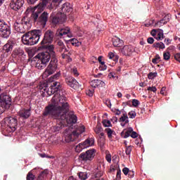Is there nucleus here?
I'll return each mask as SVG.
<instances>
[{
    "label": "nucleus",
    "mask_w": 180,
    "mask_h": 180,
    "mask_svg": "<svg viewBox=\"0 0 180 180\" xmlns=\"http://www.w3.org/2000/svg\"><path fill=\"white\" fill-rule=\"evenodd\" d=\"M105 159H106V161H108V162H112V155H110V154L106 155Z\"/></svg>",
    "instance_id": "864d4df0"
},
{
    "label": "nucleus",
    "mask_w": 180,
    "mask_h": 180,
    "mask_svg": "<svg viewBox=\"0 0 180 180\" xmlns=\"http://www.w3.org/2000/svg\"><path fill=\"white\" fill-rule=\"evenodd\" d=\"M90 85L92 88H103L106 84L102 80L94 79L90 82Z\"/></svg>",
    "instance_id": "412c9836"
},
{
    "label": "nucleus",
    "mask_w": 180,
    "mask_h": 180,
    "mask_svg": "<svg viewBox=\"0 0 180 180\" xmlns=\"http://www.w3.org/2000/svg\"><path fill=\"white\" fill-rule=\"evenodd\" d=\"M27 180H34V175L33 174V171H31L27 174Z\"/></svg>",
    "instance_id": "37998d69"
},
{
    "label": "nucleus",
    "mask_w": 180,
    "mask_h": 180,
    "mask_svg": "<svg viewBox=\"0 0 180 180\" xmlns=\"http://www.w3.org/2000/svg\"><path fill=\"white\" fill-rule=\"evenodd\" d=\"M15 46V42L13 41H8V42L3 46V50L4 53L7 54H11Z\"/></svg>",
    "instance_id": "6ab92c4d"
},
{
    "label": "nucleus",
    "mask_w": 180,
    "mask_h": 180,
    "mask_svg": "<svg viewBox=\"0 0 180 180\" xmlns=\"http://www.w3.org/2000/svg\"><path fill=\"white\" fill-rule=\"evenodd\" d=\"M163 58L166 61H168V60L171 58V53H169V52H164Z\"/></svg>",
    "instance_id": "79ce46f5"
},
{
    "label": "nucleus",
    "mask_w": 180,
    "mask_h": 180,
    "mask_svg": "<svg viewBox=\"0 0 180 180\" xmlns=\"http://www.w3.org/2000/svg\"><path fill=\"white\" fill-rule=\"evenodd\" d=\"M15 32L18 33H25L26 30H29L32 27V23L29 18L24 17L21 20H17L13 24Z\"/></svg>",
    "instance_id": "0eeeda50"
},
{
    "label": "nucleus",
    "mask_w": 180,
    "mask_h": 180,
    "mask_svg": "<svg viewBox=\"0 0 180 180\" xmlns=\"http://www.w3.org/2000/svg\"><path fill=\"white\" fill-rule=\"evenodd\" d=\"M53 39H54V34L53 32L46 31L41 44H47V43H51V41H53Z\"/></svg>",
    "instance_id": "f3484780"
},
{
    "label": "nucleus",
    "mask_w": 180,
    "mask_h": 180,
    "mask_svg": "<svg viewBox=\"0 0 180 180\" xmlns=\"http://www.w3.org/2000/svg\"><path fill=\"white\" fill-rule=\"evenodd\" d=\"M57 44H58V46H59V47L62 51H63V50H65V46H64V42H63V41H61V40L58 41Z\"/></svg>",
    "instance_id": "a18cd8bd"
},
{
    "label": "nucleus",
    "mask_w": 180,
    "mask_h": 180,
    "mask_svg": "<svg viewBox=\"0 0 180 180\" xmlns=\"http://www.w3.org/2000/svg\"><path fill=\"white\" fill-rule=\"evenodd\" d=\"M70 41L72 46H76V47L79 46V41H78V39H70Z\"/></svg>",
    "instance_id": "ea45409f"
},
{
    "label": "nucleus",
    "mask_w": 180,
    "mask_h": 180,
    "mask_svg": "<svg viewBox=\"0 0 180 180\" xmlns=\"http://www.w3.org/2000/svg\"><path fill=\"white\" fill-rule=\"evenodd\" d=\"M61 9L63 13H60V14L65 15V13L72 12V6L70 3H65Z\"/></svg>",
    "instance_id": "4be33fe9"
},
{
    "label": "nucleus",
    "mask_w": 180,
    "mask_h": 180,
    "mask_svg": "<svg viewBox=\"0 0 180 180\" xmlns=\"http://www.w3.org/2000/svg\"><path fill=\"white\" fill-rule=\"evenodd\" d=\"M71 30L68 27L59 28L56 31V36L62 39L64 36H68V37H72V34H71Z\"/></svg>",
    "instance_id": "4468645a"
},
{
    "label": "nucleus",
    "mask_w": 180,
    "mask_h": 180,
    "mask_svg": "<svg viewBox=\"0 0 180 180\" xmlns=\"http://www.w3.org/2000/svg\"><path fill=\"white\" fill-rule=\"evenodd\" d=\"M67 20V15L65 14L58 13L52 18V23L53 25H58V23H64Z\"/></svg>",
    "instance_id": "dca6fc26"
},
{
    "label": "nucleus",
    "mask_w": 180,
    "mask_h": 180,
    "mask_svg": "<svg viewBox=\"0 0 180 180\" xmlns=\"http://www.w3.org/2000/svg\"><path fill=\"white\" fill-rule=\"evenodd\" d=\"M68 110H70V105L67 102V97L56 94L52 98L51 103L46 107L44 116H51L56 119L57 124L54 127L55 131H60L63 127H65V122L68 124H74L78 120L77 115L72 112L67 117Z\"/></svg>",
    "instance_id": "f257e3e1"
},
{
    "label": "nucleus",
    "mask_w": 180,
    "mask_h": 180,
    "mask_svg": "<svg viewBox=\"0 0 180 180\" xmlns=\"http://www.w3.org/2000/svg\"><path fill=\"white\" fill-rule=\"evenodd\" d=\"M122 172L123 174H124L125 175H127L129 174V172H130V169L127 167H124L123 169H122Z\"/></svg>",
    "instance_id": "603ef678"
},
{
    "label": "nucleus",
    "mask_w": 180,
    "mask_h": 180,
    "mask_svg": "<svg viewBox=\"0 0 180 180\" xmlns=\"http://www.w3.org/2000/svg\"><path fill=\"white\" fill-rule=\"evenodd\" d=\"M60 77H61V72H58L56 75L51 77L49 78V82H54V81H56V79H58V78H60Z\"/></svg>",
    "instance_id": "c756f323"
},
{
    "label": "nucleus",
    "mask_w": 180,
    "mask_h": 180,
    "mask_svg": "<svg viewBox=\"0 0 180 180\" xmlns=\"http://www.w3.org/2000/svg\"><path fill=\"white\" fill-rule=\"evenodd\" d=\"M78 176L81 180L88 179V174L86 172H80L78 173Z\"/></svg>",
    "instance_id": "473e14b6"
},
{
    "label": "nucleus",
    "mask_w": 180,
    "mask_h": 180,
    "mask_svg": "<svg viewBox=\"0 0 180 180\" xmlns=\"http://www.w3.org/2000/svg\"><path fill=\"white\" fill-rule=\"evenodd\" d=\"M16 126H18V120L13 117H6L4 119V133H13L16 130Z\"/></svg>",
    "instance_id": "6e6552de"
},
{
    "label": "nucleus",
    "mask_w": 180,
    "mask_h": 180,
    "mask_svg": "<svg viewBox=\"0 0 180 180\" xmlns=\"http://www.w3.org/2000/svg\"><path fill=\"white\" fill-rule=\"evenodd\" d=\"M139 105H140V101H139V100L137 99L132 100V106H134V108H137Z\"/></svg>",
    "instance_id": "09e8293b"
},
{
    "label": "nucleus",
    "mask_w": 180,
    "mask_h": 180,
    "mask_svg": "<svg viewBox=\"0 0 180 180\" xmlns=\"http://www.w3.org/2000/svg\"><path fill=\"white\" fill-rule=\"evenodd\" d=\"M18 115L19 116H20V117L27 119L30 117V109L26 110L25 108H22L19 111Z\"/></svg>",
    "instance_id": "5701e85b"
},
{
    "label": "nucleus",
    "mask_w": 180,
    "mask_h": 180,
    "mask_svg": "<svg viewBox=\"0 0 180 180\" xmlns=\"http://www.w3.org/2000/svg\"><path fill=\"white\" fill-rule=\"evenodd\" d=\"M47 82H42L39 83V85L38 86L39 89L42 92L43 94H47L49 96L50 95L54 94V96L56 95H60V96H64V94L63 93V91H61V83L58 82H54L51 84V91L49 90L47 88Z\"/></svg>",
    "instance_id": "39448f33"
},
{
    "label": "nucleus",
    "mask_w": 180,
    "mask_h": 180,
    "mask_svg": "<svg viewBox=\"0 0 180 180\" xmlns=\"http://www.w3.org/2000/svg\"><path fill=\"white\" fill-rule=\"evenodd\" d=\"M94 131L98 137L105 136V134H103V129H102L101 127H99V126L96 127V128L94 129Z\"/></svg>",
    "instance_id": "a878e982"
},
{
    "label": "nucleus",
    "mask_w": 180,
    "mask_h": 180,
    "mask_svg": "<svg viewBox=\"0 0 180 180\" xmlns=\"http://www.w3.org/2000/svg\"><path fill=\"white\" fill-rule=\"evenodd\" d=\"M161 61V57H160V55H156L155 58L152 59V63L153 64H158Z\"/></svg>",
    "instance_id": "4c0bfd02"
},
{
    "label": "nucleus",
    "mask_w": 180,
    "mask_h": 180,
    "mask_svg": "<svg viewBox=\"0 0 180 180\" xmlns=\"http://www.w3.org/2000/svg\"><path fill=\"white\" fill-rule=\"evenodd\" d=\"M128 116H129V119H134V117H136V116H137V114L135 112V111H130L128 113Z\"/></svg>",
    "instance_id": "de8ad7c7"
},
{
    "label": "nucleus",
    "mask_w": 180,
    "mask_h": 180,
    "mask_svg": "<svg viewBox=\"0 0 180 180\" xmlns=\"http://www.w3.org/2000/svg\"><path fill=\"white\" fill-rule=\"evenodd\" d=\"M120 122H124L125 124L129 123V117L127 113H124L122 116L120 118Z\"/></svg>",
    "instance_id": "2f4dec72"
},
{
    "label": "nucleus",
    "mask_w": 180,
    "mask_h": 180,
    "mask_svg": "<svg viewBox=\"0 0 180 180\" xmlns=\"http://www.w3.org/2000/svg\"><path fill=\"white\" fill-rule=\"evenodd\" d=\"M115 115H120V113H122V112H121L120 110H115Z\"/></svg>",
    "instance_id": "774afa93"
},
{
    "label": "nucleus",
    "mask_w": 180,
    "mask_h": 180,
    "mask_svg": "<svg viewBox=\"0 0 180 180\" xmlns=\"http://www.w3.org/2000/svg\"><path fill=\"white\" fill-rule=\"evenodd\" d=\"M85 131L84 125L77 126L75 129L71 131V128L66 129L64 134L65 143H71V141H79V136Z\"/></svg>",
    "instance_id": "423d86ee"
},
{
    "label": "nucleus",
    "mask_w": 180,
    "mask_h": 180,
    "mask_svg": "<svg viewBox=\"0 0 180 180\" xmlns=\"http://www.w3.org/2000/svg\"><path fill=\"white\" fill-rule=\"evenodd\" d=\"M39 155L41 158H53L52 156H46L45 153H41Z\"/></svg>",
    "instance_id": "bf43d9fd"
},
{
    "label": "nucleus",
    "mask_w": 180,
    "mask_h": 180,
    "mask_svg": "<svg viewBox=\"0 0 180 180\" xmlns=\"http://www.w3.org/2000/svg\"><path fill=\"white\" fill-rule=\"evenodd\" d=\"M23 4H25V0H11V8L13 11H19L23 6Z\"/></svg>",
    "instance_id": "a211bd4d"
},
{
    "label": "nucleus",
    "mask_w": 180,
    "mask_h": 180,
    "mask_svg": "<svg viewBox=\"0 0 180 180\" xmlns=\"http://www.w3.org/2000/svg\"><path fill=\"white\" fill-rule=\"evenodd\" d=\"M86 95H88L89 96H94V91L89 90V91L86 92Z\"/></svg>",
    "instance_id": "e2e57ef3"
},
{
    "label": "nucleus",
    "mask_w": 180,
    "mask_h": 180,
    "mask_svg": "<svg viewBox=\"0 0 180 180\" xmlns=\"http://www.w3.org/2000/svg\"><path fill=\"white\" fill-rule=\"evenodd\" d=\"M148 91H151L152 92H157V88L155 86H149Z\"/></svg>",
    "instance_id": "6e6d98bb"
},
{
    "label": "nucleus",
    "mask_w": 180,
    "mask_h": 180,
    "mask_svg": "<svg viewBox=\"0 0 180 180\" xmlns=\"http://www.w3.org/2000/svg\"><path fill=\"white\" fill-rule=\"evenodd\" d=\"M27 3L30 4V5H33L34 4H36L37 1L39 0H27Z\"/></svg>",
    "instance_id": "680f3d73"
},
{
    "label": "nucleus",
    "mask_w": 180,
    "mask_h": 180,
    "mask_svg": "<svg viewBox=\"0 0 180 180\" xmlns=\"http://www.w3.org/2000/svg\"><path fill=\"white\" fill-rule=\"evenodd\" d=\"M131 137L132 138V139H136V137H137V132H136V131H132V134H131Z\"/></svg>",
    "instance_id": "052dcab7"
},
{
    "label": "nucleus",
    "mask_w": 180,
    "mask_h": 180,
    "mask_svg": "<svg viewBox=\"0 0 180 180\" xmlns=\"http://www.w3.org/2000/svg\"><path fill=\"white\" fill-rule=\"evenodd\" d=\"M105 133L108 136V139H112V136L113 135V133H115V131L110 128H106L105 129Z\"/></svg>",
    "instance_id": "f704fd0d"
},
{
    "label": "nucleus",
    "mask_w": 180,
    "mask_h": 180,
    "mask_svg": "<svg viewBox=\"0 0 180 180\" xmlns=\"http://www.w3.org/2000/svg\"><path fill=\"white\" fill-rule=\"evenodd\" d=\"M105 105H106L108 108H110V106H112V104L110 103V100H107V101H105Z\"/></svg>",
    "instance_id": "338daca9"
},
{
    "label": "nucleus",
    "mask_w": 180,
    "mask_h": 180,
    "mask_svg": "<svg viewBox=\"0 0 180 180\" xmlns=\"http://www.w3.org/2000/svg\"><path fill=\"white\" fill-rule=\"evenodd\" d=\"M67 164V159H63L62 161L60 162V165L62 167H64Z\"/></svg>",
    "instance_id": "0e129e2a"
},
{
    "label": "nucleus",
    "mask_w": 180,
    "mask_h": 180,
    "mask_svg": "<svg viewBox=\"0 0 180 180\" xmlns=\"http://www.w3.org/2000/svg\"><path fill=\"white\" fill-rule=\"evenodd\" d=\"M95 144V141L92 138L86 139L83 143H80L76 146L75 150L76 153H81L84 148H88L89 147H92Z\"/></svg>",
    "instance_id": "9b49d317"
},
{
    "label": "nucleus",
    "mask_w": 180,
    "mask_h": 180,
    "mask_svg": "<svg viewBox=\"0 0 180 180\" xmlns=\"http://www.w3.org/2000/svg\"><path fill=\"white\" fill-rule=\"evenodd\" d=\"M147 42L148 43V44H153V43H154V38L153 37L148 38Z\"/></svg>",
    "instance_id": "13d9d810"
},
{
    "label": "nucleus",
    "mask_w": 180,
    "mask_h": 180,
    "mask_svg": "<svg viewBox=\"0 0 180 180\" xmlns=\"http://www.w3.org/2000/svg\"><path fill=\"white\" fill-rule=\"evenodd\" d=\"M158 32V30H153L150 32V34L154 37L155 36H157Z\"/></svg>",
    "instance_id": "4d7b16f0"
},
{
    "label": "nucleus",
    "mask_w": 180,
    "mask_h": 180,
    "mask_svg": "<svg viewBox=\"0 0 180 180\" xmlns=\"http://www.w3.org/2000/svg\"><path fill=\"white\" fill-rule=\"evenodd\" d=\"M105 136L99 137V139L98 141V144L99 147L101 148V150H103V148H105Z\"/></svg>",
    "instance_id": "bb28decb"
},
{
    "label": "nucleus",
    "mask_w": 180,
    "mask_h": 180,
    "mask_svg": "<svg viewBox=\"0 0 180 180\" xmlns=\"http://www.w3.org/2000/svg\"><path fill=\"white\" fill-rule=\"evenodd\" d=\"M11 105L12 98L11 96L5 94H0V115H2L6 109H9Z\"/></svg>",
    "instance_id": "1a4fd4ad"
},
{
    "label": "nucleus",
    "mask_w": 180,
    "mask_h": 180,
    "mask_svg": "<svg viewBox=\"0 0 180 180\" xmlns=\"http://www.w3.org/2000/svg\"><path fill=\"white\" fill-rule=\"evenodd\" d=\"M0 35L4 39L11 36V27L4 20H0Z\"/></svg>",
    "instance_id": "f8f14e48"
},
{
    "label": "nucleus",
    "mask_w": 180,
    "mask_h": 180,
    "mask_svg": "<svg viewBox=\"0 0 180 180\" xmlns=\"http://www.w3.org/2000/svg\"><path fill=\"white\" fill-rule=\"evenodd\" d=\"M157 40H164V30L159 29L158 30Z\"/></svg>",
    "instance_id": "cd10ccee"
},
{
    "label": "nucleus",
    "mask_w": 180,
    "mask_h": 180,
    "mask_svg": "<svg viewBox=\"0 0 180 180\" xmlns=\"http://www.w3.org/2000/svg\"><path fill=\"white\" fill-rule=\"evenodd\" d=\"M112 44L114 47H122V46H123V40L120 39L119 37H115L112 38Z\"/></svg>",
    "instance_id": "393cba45"
},
{
    "label": "nucleus",
    "mask_w": 180,
    "mask_h": 180,
    "mask_svg": "<svg viewBox=\"0 0 180 180\" xmlns=\"http://www.w3.org/2000/svg\"><path fill=\"white\" fill-rule=\"evenodd\" d=\"M95 153H96V150L89 149L86 153H81L79 158L82 161H92L95 158Z\"/></svg>",
    "instance_id": "ddd939ff"
},
{
    "label": "nucleus",
    "mask_w": 180,
    "mask_h": 180,
    "mask_svg": "<svg viewBox=\"0 0 180 180\" xmlns=\"http://www.w3.org/2000/svg\"><path fill=\"white\" fill-rule=\"evenodd\" d=\"M111 122H112V123H117V117H112L111 119Z\"/></svg>",
    "instance_id": "69168bd1"
},
{
    "label": "nucleus",
    "mask_w": 180,
    "mask_h": 180,
    "mask_svg": "<svg viewBox=\"0 0 180 180\" xmlns=\"http://www.w3.org/2000/svg\"><path fill=\"white\" fill-rule=\"evenodd\" d=\"M133 150L131 146H128L126 147L125 153L127 155H130L131 154V150Z\"/></svg>",
    "instance_id": "c03bdc74"
},
{
    "label": "nucleus",
    "mask_w": 180,
    "mask_h": 180,
    "mask_svg": "<svg viewBox=\"0 0 180 180\" xmlns=\"http://www.w3.org/2000/svg\"><path fill=\"white\" fill-rule=\"evenodd\" d=\"M42 34L41 30H39L30 31L22 35V42L25 46H34L39 43Z\"/></svg>",
    "instance_id": "20e7f679"
},
{
    "label": "nucleus",
    "mask_w": 180,
    "mask_h": 180,
    "mask_svg": "<svg viewBox=\"0 0 180 180\" xmlns=\"http://www.w3.org/2000/svg\"><path fill=\"white\" fill-rule=\"evenodd\" d=\"M157 75H158L157 72H150L148 75V79H154L155 77H157Z\"/></svg>",
    "instance_id": "49530a36"
},
{
    "label": "nucleus",
    "mask_w": 180,
    "mask_h": 180,
    "mask_svg": "<svg viewBox=\"0 0 180 180\" xmlns=\"http://www.w3.org/2000/svg\"><path fill=\"white\" fill-rule=\"evenodd\" d=\"M168 21L165 20V19H162L158 22L155 23L156 27H161V26H164V25H167Z\"/></svg>",
    "instance_id": "c9c22d12"
},
{
    "label": "nucleus",
    "mask_w": 180,
    "mask_h": 180,
    "mask_svg": "<svg viewBox=\"0 0 180 180\" xmlns=\"http://www.w3.org/2000/svg\"><path fill=\"white\" fill-rule=\"evenodd\" d=\"M122 53L124 56H131L134 53V47L131 45L124 46L122 49Z\"/></svg>",
    "instance_id": "aec40b11"
},
{
    "label": "nucleus",
    "mask_w": 180,
    "mask_h": 180,
    "mask_svg": "<svg viewBox=\"0 0 180 180\" xmlns=\"http://www.w3.org/2000/svg\"><path fill=\"white\" fill-rule=\"evenodd\" d=\"M72 74H74V75H75V77H78L79 75V74H78V70H77V68H73L72 69Z\"/></svg>",
    "instance_id": "3c124183"
},
{
    "label": "nucleus",
    "mask_w": 180,
    "mask_h": 180,
    "mask_svg": "<svg viewBox=\"0 0 180 180\" xmlns=\"http://www.w3.org/2000/svg\"><path fill=\"white\" fill-rule=\"evenodd\" d=\"M63 0H43L41 3H39L36 6L34 11L31 15L34 22H37L38 25H40L42 27H44L47 24V20H49V14L47 12H44L39 17V14L44 11V8L47 9H54L60 5Z\"/></svg>",
    "instance_id": "f03ea898"
},
{
    "label": "nucleus",
    "mask_w": 180,
    "mask_h": 180,
    "mask_svg": "<svg viewBox=\"0 0 180 180\" xmlns=\"http://www.w3.org/2000/svg\"><path fill=\"white\" fill-rule=\"evenodd\" d=\"M174 58L175 60H176V61H178L179 63H180V53H177L174 55Z\"/></svg>",
    "instance_id": "5fc2aeb1"
},
{
    "label": "nucleus",
    "mask_w": 180,
    "mask_h": 180,
    "mask_svg": "<svg viewBox=\"0 0 180 180\" xmlns=\"http://www.w3.org/2000/svg\"><path fill=\"white\" fill-rule=\"evenodd\" d=\"M98 61L101 64V65L99 67L100 71H105V70H106L108 68L106 65H105V62H102V56L98 57Z\"/></svg>",
    "instance_id": "7c9ffc66"
},
{
    "label": "nucleus",
    "mask_w": 180,
    "mask_h": 180,
    "mask_svg": "<svg viewBox=\"0 0 180 180\" xmlns=\"http://www.w3.org/2000/svg\"><path fill=\"white\" fill-rule=\"evenodd\" d=\"M103 126H104V127H112V123L109 120H103Z\"/></svg>",
    "instance_id": "e433bc0d"
},
{
    "label": "nucleus",
    "mask_w": 180,
    "mask_h": 180,
    "mask_svg": "<svg viewBox=\"0 0 180 180\" xmlns=\"http://www.w3.org/2000/svg\"><path fill=\"white\" fill-rule=\"evenodd\" d=\"M96 173L97 176H102L103 172H102V167L101 165H98L96 168Z\"/></svg>",
    "instance_id": "72a5a7b5"
},
{
    "label": "nucleus",
    "mask_w": 180,
    "mask_h": 180,
    "mask_svg": "<svg viewBox=\"0 0 180 180\" xmlns=\"http://www.w3.org/2000/svg\"><path fill=\"white\" fill-rule=\"evenodd\" d=\"M66 84H68V85L69 86H70L71 88H72L73 89H82V87L81 86V84H79V83H78V82H77V80L74 78V77H68L65 79Z\"/></svg>",
    "instance_id": "2eb2a0df"
},
{
    "label": "nucleus",
    "mask_w": 180,
    "mask_h": 180,
    "mask_svg": "<svg viewBox=\"0 0 180 180\" xmlns=\"http://www.w3.org/2000/svg\"><path fill=\"white\" fill-rule=\"evenodd\" d=\"M122 179V172L120 169H118L117 172V179L116 180H120Z\"/></svg>",
    "instance_id": "8fccbe9b"
},
{
    "label": "nucleus",
    "mask_w": 180,
    "mask_h": 180,
    "mask_svg": "<svg viewBox=\"0 0 180 180\" xmlns=\"http://www.w3.org/2000/svg\"><path fill=\"white\" fill-rule=\"evenodd\" d=\"M55 54L54 46L49 45L46 46V51L41 52L37 55L38 60L36 63V68H38V70L46 68V65H47V63L50 61V58H51V57L54 58Z\"/></svg>",
    "instance_id": "7ed1b4c3"
},
{
    "label": "nucleus",
    "mask_w": 180,
    "mask_h": 180,
    "mask_svg": "<svg viewBox=\"0 0 180 180\" xmlns=\"http://www.w3.org/2000/svg\"><path fill=\"white\" fill-rule=\"evenodd\" d=\"M133 133V128L129 127L121 132V136L122 139H127V137H130L131 134Z\"/></svg>",
    "instance_id": "b1692460"
},
{
    "label": "nucleus",
    "mask_w": 180,
    "mask_h": 180,
    "mask_svg": "<svg viewBox=\"0 0 180 180\" xmlns=\"http://www.w3.org/2000/svg\"><path fill=\"white\" fill-rule=\"evenodd\" d=\"M58 60L56 58H53L48 67L46 68V70L44 71V74L42 75L43 78H47V77H50L52 74H54L56 71H57V65Z\"/></svg>",
    "instance_id": "9d476101"
},
{
    "label": "nucleus",
    "mask_w": 180,
    "mask_h": 180,
    "mask_svg": "<svg viewBox=\"0 0 180 180\" xmlns=\"http://www.w3.org/2000/svg\"><path fill=\"white\" fill-rule=\"evenodd\" d=\"M154 46L156 47V49H165V44L162 42L154 44Z\"/></svg>",
    "instance_id": "58836bf2"
},
{
    "label": "nucleus",
    "mask_w": 180,
    "mask_h": 180,
    "mask_svg": "<svg viewBox=\"0 0 180 180\" xmlns=\"http://www.w3.org/2000/svg\"><path fill=\"white\" fill-rule=\"evenodd\" d=\"M109 60H112V61H115V63H117V61H118L119 60V57L116 55H115V53L113 52H110L108 53V56Z\"/></svg>",
    "instance_id": "c85d7f7f"
},
{
    "label": "nucleus",
    "mask_w": 180,
    "mask_h": 180,
    "mask_svg": "<svg viewBox=\"0 0 180 180\" xmlns=\"http://www.w3.org/2000/svg\"><path fill=\"white\" fill-rule=\"evenodd\" d=\"M47 176V173L42 172L38 176L37 180H43Z\"/></svg>",
    "instance_id": "a19ab883"
}]
</instances>
